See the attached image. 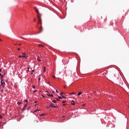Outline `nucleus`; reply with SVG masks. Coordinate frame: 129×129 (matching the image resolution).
<instances>
[{
	"instance_id": "412c9836",
	"label": "nucleus",
	"mask_w": 129,
	"mask_h": 129,
	"mask_svg": "<svg viewBox=\"0 0 129 129\" xmlns=\"http://www.w3.org/2000/svg\"><path fill=\"white\" fill-rule=\"evenodd\" d=\"M56 92H57V93H59V92L57 90H56Z\"/></svg>"
},
{
	"instance_id": "f257e3e1",
	"label": "nucleus",
	"mask_w": 129,
	"mask_h": 129,
	"mask_svg": "<svg viewBox=\"0 0 129 129\" xmlns=\"http://www.w3.org/2000/svg\"><path fill=\"white\" fill-rule=\"evenodd\" d=\"M37 18L38 20V22L37 24H40V25H42V19H41V16H40V15H38Z\"/></svg>"
},
{
	"instance_id": "6ab92c4d",
	"label": "nucleus",
	"mask_w": 129,
	"mask_h": 129,
	"mask_svg": "<svg viewBox=\"0 0 129 129\" xmlns=\"http://www.w3.org/2000/svg\"><path fill=\"white\" fill-rule=\"evenodd\" d=\"M59 99H62V98L60 96L58 97Z\"/></svg>"
},
{
	"instance_id": "f3484780",
	"label": "nucleus",
	"mask_w": 129,
	"mask_h": 129,
	"mask_svg": "<svg viewBox=\"0 0 129 129\" xmlns=\"http://www.w3.org/2000/svg\"><path fill=\"white\" fill-rule=\"evenodd\" d=\"M70 94H74V95H75V94H76V93L72 92V93H70Z\"/></svg>"
},
{
	"instance_id": "ddd939ff",
	"label": "nucleus",
	"mask_w": 129,
	"mask_h": 129,
	"mask_svg": "<svg viewBox=\"0 0 129 129\" xmlns=\"http://www.w3.org/2000/svg\"><path fill=\"white\" fill-rule=\"evenodd\" d=\"M5 75H6V74H4V75H2V74H0V76H1L2 77H3Z\"/></svg>"
},
{
	"instance_id": "a18cd8bd",
	"label": "nucleus",
	"mask_w": 129,
	"mask_h": 129,
	"mask_svg": "<svg viewBox=\"0 0 129 129\" xmlns=\"http://www.w3.org/2000/svg\"><path fill=\"white\" fill-rule=\"evenodd\" d=\"M37 102V101H35L34 103H36Z\"/></svg>"
},
{
	"instance_id": "dca6fc26",
	"label": "nucleus",
	"mask_w": 129,
	"mask_h": 129,
	"mask_svg": "<svg viewBox=\"0 0 129 129\" xmlns=\"http://www.w3.org/2000/svg\"><path fill=\"white\" fill-rule=\"evenodd\" d=\"M45 71H46V68L44 67L43 72H45Z\"/></svg>"
},
{
	"instance_id": "a878e982",
	"label": "nucleus",
	"mask_w": 129,
	"mask_h": 129,
	"mask_svg": "<svg viewBox=\"0 0 129 129\" xmlns=\"http://www.w3.org/2000/svg\"><path fill=\"white\" fill-rule=\"evenodd\" d=\"M1 91H2V92H4V90H3V89L1 90Z\"/></svg>"
},
{
	"instance_id": "7c9ffc66",
	"label": "nucleus",
	"mask_w": 129,
	"mask_h": 129,
	"mask_svg": "<svg viewBox=\"0 0 129 129\" xmlns=\"http://www.w3.org/2000/svg\"><path fill=\"white\" fill-rule=\"evenodd\" d=\"M62 94H63V93H60V95H62Z\"/></svg>"
},
{
	"instance_id": "de8ad7c7",
	"label": "nucleus",
	"mask_w": 129,
	"mask_h": 129,
	"mask_svg": "<svg viewBox=\"0 0 129 129\" xmlns=\"http://www.w3.org/2000/svg\"><path fill=\"white\" fill-rule=\"evenodd\" d=\"M95 93H96V92H94Z\"/></svg>"
},
{
	"instance_id": "6e6552de",
	"label": "nucleus",
	"mask_w": 129,
	"mask_h": 129,
	"mask_svg": "<svg viewBox=\"0 0 129 129\" xmlns=\"http://www.w3.org/2000/svg\"><path fill=\"white\" fill-rule=\"evenodd\" d=\"M47 95H48V96H51V97L53 96V94H50L49 93L47 94Z\"/></svg>"
},
{
	"instance_id": "2eb2a0df",
	"label": "nucleus",
	"mask_w": 129,
	"mask_h": 129,
	"mask_svg": "<svg viewBox=\"0 0 129 129\" xmlns=\"http://www.w3.org/2000/svg\"><path fill=\"white\" fill-rule=\"evenodd\" d=\"M38 46L39 47H44V46H43L42 44H39Z\"/></svg>"
},
{
	"instance_id": "8fccbe9b",
	"label": "nucleus",
	"mask_w": 129,
	"mask_h": 129,
	"mask_svg": "<svg viewBox=\"0 0 129 129\" xmlns=\"http://www.w3.org/2000/svg\"><path fill=\"white\" fill-rule=\"evenodd\" d=\"M31 74H33V72H32Z\"/></svg>"
},
{
	"instance_id": "aec40b11",
	"label": "nucleus",
	"mask_w": 129,
	"mask_h": 129,
	"mask_svg": "<svg viewBox=\"0 0 129 129\" xmlns=\"http://www.w3.org/2000/svg\"><path fill=\"white\" fill-rule=\"evenodd\" d=\"M56 100H57V101H60V100H59L58 98H56Z\"/></svg>"
},
{
	"instance_id": "09e8293b",
	"label": "nucleus",
	"mask_w": 129,
	"mask_h": 129,
	"mask_svg": "<svg viewBox=\"0 0 129 129\" xmlns=\"http://www.w3.org/2000/svg\"><path fill=\"white\" fill-rule=\"evenodd\" d=\"M63 106H65V104H63Z\"/></svg>"
},
{
	"instance_id": "4c0bfd02",
	"label": "nucleus",
	"mask_w": 129,
	"mask_h": 129,
	"mask_svg": "<svg viewBox=\"0 0 129 129\" xmlns=\"http://www.w3.org/2000/svg\"><path fill=\"white\" fill-rule=\"evenodd\" d=\"M83 106H85V104H83Z\"/></svg>"
},
{
	"instance_id": "e433bc0d",
	"label": "nucleus",
	"mask_w": 129,
	"mask_h": 129,
	"mask_svg": "<svg viewBox=\"0 0 129 129\" xmlns=\"http://www.w3.org/2000/svg\"><path fill=\"white\" fill-rule=\"evenodd\" d=\"M24 56H25V55H26V53H23Z\"/></svg>"
},
{
	"instance_id": "c756f323",
	"label": "nucleus",
	"mask_w": 129,
	"mask_h": 129,
	"mask_svg": "<svg viewBox=\"0 0 129 129\" xmlns=\"http://www.w3.org/2000/svg\"><path fill=\"white\" fill-rule=\"evenodd\" d=\"M36 87H35V86H33V88H35Z\"/></svg>"
},
{
	"instance_id": "a211bd4d",
	"label": "nucleus",
	"mask_w": 129,
	"mask_h": 129,
	"mask_svg": "<svg viewBox=\"0 0 129 129\" xmlns=\"http://www.w3.org/2000/svg\"><path fill=\"white\" fill-rule=\"evenodd\" d=\"M53 107H54L55 108H57V107H58V106H53Z\"/></svg>"
},
{
	"instance_id": "4468645a",
	"label": "nucleus",
	"mask_w": 129,
	"mask_h": 129,
	"mask_svg": "<svg viewBox=\"0 0 129 129\" xmlns=\"http://www.w3.org/2000/svg\"><path fill=\"white\" fill-rule=\"evenodd\" d=\"M38 80H39V81H40V80H41V76L40 75L39 76Z\"/></svg>"
},
{
	"instance_id": "cd10ccee",
	"label": "nucleus",
	"mask_w": 129,
	"mask_h": 129,
	"mask_svg": "<svg viewBox=\"0 0 129 129\" xmlns=\"http://www.w3.org/2000/svg\"><path fill=\"white\" fill-rule=\"evenodd\" d=\"M43 115H45V114H42L41 115V116H43Z\"/></svg>"
},
{
	"instance_id": "c03bdc74",
	"label": "nucleus",
	"mask_w": 129,
	"mask_h": 129,
	"mask_svg": "<svg viewBox=\"0 0 129 129\" xmlns=\"http://www.w3.org/2000/svg\"><path fill=\"white\" fill-rule=\"evenodd\" d=\"M54 92H55L53 91V92H52V93H54Z\"/></svg>"
},
{
	"instance_id": "72a5a7b5",
	"label": "nucleus",
	"mask_w": 129,
	"mask_h": 129,
	"mask_svg": "<svg viewBox=\"0 0 129 129\" xmlns=\"http://www.w3.org/2000/svg\"><path fill=\"white\" fill-rule=\"evenodd\" d=\"M0 72H2V69H0Z\"/></svg>"
},
{
	"instance_id": "c85d7f7f",
	"label": "nucleus",
	"mask_w": 129,
	"mask_h": 129,
	"mask_svg": "<svg viewBox=\"0 0 129 129\" xmlns=\"http://www.w3.org/2000/svg\"><path fill=\"white\" fill-rule=\"evenodd\" d=\"M28 72H29L30 71L29 70V69H30V68H28Z\"/></svg>"
},
{
	"instance_id": "0eeeda50",
	"label": "nucleus",
	"mask_w": 129,
	"mask_h": 129,
	"mask_svg": "<svg viewBox=\"0 0 129 129\" xmlns=\"http://www.w3.org/2000/svg\"><path fill=\"white\" fill-rule=\"evenodd\" d=\"M23 58H26V55H19V56H18V58H23Z\"/></svg>"
},
{
	"instance_id": "79ce46f5",
	"label": "nucleus",
	"mask_w": 129,
	"mask_h": 129,
	"mask_svg": "<svg viewBox=\"0 0 129 129\" xmlns=\"http://www.w3.org/2000/svg\"><path fill=\"white\" fill-rule=\"evenodd\" d=\"M53 78H55V76H53Z\"/></svg>"
},
{
	"instance_id": "f03ea898",
	"label": "nucleus",
	"mask_w": 129,
	"mask_h": 129,
	"mask_svg": "<svg viewBox=\"0 0 129 129\" xmlns=\"http://www.w3.org/2000/svg\"><path fill=\"white\" fill-rule=\"evenodd\" d=\"M41 32H43V27H42V26H41L40 28H39V32H37V34H40V33H41Z\"/></svg>"
},
{
	"instance_id": "7ed1b4c3",
	"label": "nucleus",
	"mask_w": 129,
	"mask_h": 129,
	"mask_svg": "<svg viewBox=\"0 0 129 129\" xmlns=\"http://www.w3.org/2000/svg\"><path fill=\"white\" fill-rule=\"evenodd\" d=\"M50 107H54V104L51 103L50 105L47 107V108H50Z\"/></svg>"
},
{
	"instance_id": "f704fd0d",
	"label": "nucleus",
	"mask_w": 129,
	"mask_h": 129,
	"mask_svg": "<svg viewBox=\"0 0 129 129\" xmlns=\"http://www.w3.org/2000/svg\"><path fill=\"white\" fill-rule=\"evenodd\" d=\"M3 81H4V80L3 79H2L1 82H3Z\"/></svg>"
},
{
	"instance_id": "b1692460",
	"label": "nucleus",
	"mask_w": 129,
	"mask_h": 129,
	"mask_svg": "<svg viewBox=\"0 0 129 129\" xmlns=\"http://www.w3.org/2000/svg\"><path fill=\"white\" fill-rule=\"evenodd\" d=\"M1 118H3V116L0 115V119H1Z\"/></svg>"
},
{
	"instance_id": "a19ab883",
	"label": "nucleus",
	"mask_w": 129,
	"mask_h": 129,
	"mask_svg": "<svg viewBox=\"0 0 129 129\" xmlns=\"http://www.w3.org/2000/svg\"><path fill=\"white\" fill-rule=\"evenodd\" d=\"M0 41H3V40L0 38Z\"/></svg>"
},
{
	"instance_id": "37998d69",
	"label": "nucleus",
	"mask_w": 129,
	"mask_h": 129,
	"mask_svg": "<svg viewBox=\"0 0 129 129\" xmlns=\"http://www.w3.org/2000/svg\"><path fill=\"white\" fill-rule=\"evenodd\" d=\"M64 88H66V87L64 86Z\"/></svg>"
},
{
	"instance_id": "ea45409f",
	"label": "nucleus",
	"mask_w": 129,
	"mask_h": 129,
	"mask_svg": "<svg viewBox=\"0 0 129 129\" xmlns=\"http://www.w3.org/2000/svg\"><path fill=\"white\" fill-rule=\"evenodd\" d=\"M1 123H2V122H0V126H1Z\"/></svg>"
},
{
	"instance_id": "5701e85b",
	"label": "nucleus",
	"mask_w": 129,
	"mask_h": 129,
	"mask_svg": "<svg viewBox=\"0 0 129 129\" xmlns=\"http://www.w3.org/2000/svg\"><path fill=\"white\" fill-rule=\"evenodd\" d=\"M21 103H21V102H18V104H19V105H20V104H21Z\"/></svg>"
},
{
	"instance_id": "9d476101",
	"label": "nucleus",
	"mask_w": 129,
	"mask_h": 129,
	"mask_svg": "<svg viewBox=\"0 0 129 129\" xmlns=\"http://www.w3.org/2000/svg\"><path fill=\"white\" fill-rule=\"evenodd\" d=\"M37 60L38 62H40V61H42V59H40L39 56L37 57Z\"/></svg>"
},
{
	"instance_id": "20e7f679",
	"label": "nucleus",
	"mask_w": 129,
	"mask_h": 129,
	"mask_svg": "<svg viewBox=\"0 0 129 129\" xmlns=\"http://www.w3.org/2000/svg\"><path fill=\"white\" fill-rule=\"evenodd\" d=\"M27 106H28V105L26 104L24 105V106L23 107V108H22V111H24V110H26V107H27Z\"/></svg>"
},
{
	"instance_id": "423d86ee",
	"label": "nucleus",
	"mask_w": 129,
	"mask_h": 129,
	"mask_svg": "<svg viewBox=\"0 0 129 129\" xmlns=\"http://www.w3.org/2000/svg\"><path fill=\"white\" fill-rule=\"evenodd\" d=\"M1 82V85H2L3 88L4 87H5V84H6V83L4 82Z\"/></svg>"
},
{
	"instance_id": "9b49d317",
	"label": "nucleus",
	"mask_w": 129,
	"mask_h": 129,
	"mask_svg": "<svg viewBox=\"0 0 129 129\" xmlns=\"http://www.w3.org/2000/svg\"><path fill=\"white\" fill-rule=\"evenodd\" d=\"M81 94H82V92H80L78 93V95L79 96V95H81Z\"/></svg>"
},
{
	"instance_id": "49530a36",
	"label": "nucleus",
	"mask_w": 129,
	"mask_h": 129,
	"mask_svg": "<svg viewBox=\"0 0 129 129\" xmlns=\"http://www.w3.org/2000/svg\"><path fill=\"white\" fill-rule=\"evenodd\" d=\"M18 45H21V44H19Z\"/></svg>"
},
{
	"instance_id": "4be33fe9",
	"label": "nucleus",
	"mask_w": 129,
	"mask_h": 129,
	"mask_svg": "<svg viewBox=\"0 0 129 129\" xmlns=\"http://www.w3.org/2000/svg\"><path fill=\"white\" fill-rule=\"evenodd\" d=\"M35 92H37V90L34 91L33 93H35Z\"/></svg>"
},
{
	"instance_id": "bb28decb",
	"label": "nucleus",
	"mask_w": 129,
	"mask_h": 129,
	"mask_svg": "<svg viewBox=\"0 0 129 129\" xmlns=\"http://www.w3.org/2000/svg\"><path fill=\"white\" fill-rule=\"evenodd\" d=\"M25 102H28V100H25Z\"/></svg>"
},
{
	"instance_id": "473e14b6",
	"label": "nucleus",
	"mask_w": 129,
	"mask_h": 129,
	"mask_svg": "<svg viewBox=\"0 0 129 129\" xmlns=\"http://www.w3.org/2000/svg\"><path fill=\"white\" fill-rule=\"evenodd\" d=\"M34 22H36V19H34Z\"/></svg>"
},
{
	"instance_id": "f8f14e48",
	"label": "nucleus",
	"mask_w": 129,
	"mask_h": 129,
	"mask_svg": "<svg viewBox=\"0 0 129 129\" xmlns=\"http://www.w3.org/2000/svg\"><path fill=\"white\" fill-rule=\"evenodd\" d=\"M52 102H53V103H57V101L56 100H53L52 101Z\"/></svg>"
},
{
	"instance_id": "393cba45",
	"label": "nucleus",
	"mask_w": 129,
	"mask_h": 129,
	"mask_svg": "<svg viewBox=\"0 0 129 129\" xmlns=\"http://www.w3.org/2000/svg\"><path fill=\"white\" fill-rule=\"evenodd\" d=\"M65 102H66V101H62V103H65Z\"/></svg>"
},
{
	"instance_id": "58836bf2",
	"label": "nucleus",
	"mask_w": 129,
	"mask_h": 129,
	"mask_svg": "<svg viewBox=\"0 0 129 129\" xmlns=\"http://www.w3.org/2000/svg\"><path fill=\"white\" fill-rule=\"evenodd\" d=\"M34 71H34V70H32V73H33V72H34Z\"/></svg>"
},
{
	"instance_id": "2f4dec72",
	"label": "nucleus",
	"mask_w": 129,
	"mask_h": 129,
	"mask_svg": "<svg viewBox=\"0 0 129 129\" xmlns=\"http://www.w3.org/2000/svg\"><path fill=\"white\" fill-rule=\"evenodd\" d=\"M62 97L63 98H65V97H64L63 96H62Z\"/></svg>"
},
{
	"instance_id": "39448f33",
	"label": "nucleus",
	"mask_w": 129,
	"mask_h": 129,
	"mask_svg": "<svg viewBox=\"0 0 129 129\" xmlns=\"http://www.w3.org/2000/svg\"><path fill=\"white\" fill-rule=\"evenodd\" d=\"M34 9H35V10L36 12L37 13V14H38V15H39L40 13L39 12V10H38L37 9V8L35 7Z\"/></svg>"
},
{
	"instance_id": "c9c22d12",
	"label": "nucleus",
	"mask_w": 129,
	"mask_h": 129,
	"mask_svg": "<svg viewBox=\"0 0 129 129\" xmlns=\"http://www.w3.org/2000/svg\"><path fill=\"white\" fill-rule=\"evenodd\" d=\"M19 51H20V50H21V49L20 48H18Z\"/></svg>"
},
{
	"instance_id": "1a4fd4ad",
	"label": "nucleus",
	"mask_w": 129,
	"mask_h": 129,
	"mask_svg": "<svg viewBox=\"0 0 129 129\" xmlns=\"http://www.w3.org/2000/svg\"><path fill=\"white\" fill-rule=\"evenodd\" d=\"M71 104L72 105H75V103L74 102V101H72V102H71Z\"/></svg>"
}]
</instances>
